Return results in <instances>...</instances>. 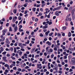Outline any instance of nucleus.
<instances>
[{
    "label": "nucleus",
    "mask_w": 75,
    "mask_h": 75,
    "mask_svg": "<svg viewBox=\"0 0 75 75\" xmlns=\"http://www.w3.org/2000/svg\"><path fill=\"white\" fill-rule=\"evenodd\" d=\"M7 29H4L2 31V35H5V34L7 33Z\"/></svg>",
    "instance_id": "1"
},
{
    "label": "nucleus",
    "mask_w": 75,
    "mask_h": 75,
    "mask_svg": "<svg viewBox=\"0 0 75 75\" xmlns=\"http://www.w3.org/2000/svg\"><path fill=\"white\" fill-rule=\"evenodd\" d=\"M54 51H57V50H58L57 48H59V46H58L57 45H54Z\"/></svg>",
    "instance_id": "2"
},
{
    "label": "nucleus",
    "mask_w": 75,
    "mask_h": 75,
    "mask_svg": "<svg viewBox=\"0 0 75 75\" xmlns=\"http://www.w3.org/2000/svg\"><path fill=\"white\" fill-rule=\"evenodd\" d=\"M42 7H44V6L45 4H46L45 3V1H42Z\"/></svg>",
    "instance_id": "3"
},
{
    "label": "nucleus",
    "mask_w": 75,
    "mask_h": 75,
    "mask_svg": "<svg viewBox=\"0 0 75 75\" xmlns=\"http://www.w3.org/2000/svg\"><path fill=\"white\" fill-rule=\"evenodd\" d=\"M0 38H2L1 39V41H4L5 40V38H4V37H3V35H1Z\"/></svg>",
    "instance_id": "4"
},
{
    "label": "nucleus",
    "mask_w": 75,
    "mask_h": 75,
    "mask_svg": "<svg viewBox=\"0 0 75 75\" xmlns=\"http://www.w3.org/2000/svg\"><path fill=\"white\" fill-rule=\"evenodd\" d=\"M4 66V67H7V69H10V67H9V65H8V64H5Z\"/></svg>",
    "instance_id": "5"
},
{
    "label": "nucleus",
    "mask_w": 75,
    "mask_h": 75,
    "mask_svg": "<svg viewBox=\"0 0 75 75\" xmlns=\"http://www.w3.org/2000/svg\"><path fill=\"white\" fill-rule=\"evenodd\" d=\"M50 33V30H48L47 32H46L45 33L46 36H48V34L49 33Z\"/></svg>",
    "instance_id": "6"
},
{
    "label": "nucleus",
    "mask_w": 75,
    "mask_h": 75,
    "mask_svg": "<svg viewBox=\"0 0 75 75\" xmlns=\"http://www.w3.org/2000/svg\"><path fill=\"white\" fill-rule=\"evenodd\" d=\"M55 15L57 16H59V12L58 11H56L55 13Z\"/></svg>",
    "instance_id": "7"
},
{
    "label": "nucleus",
    "mask_w": 75,
    "mask_h": 75,
    "mask_svg": "<svg viewBox=\"0 0 75 75\" xmlns=\"http://www.w3.org/2000/svg\"><path fill=\"white\" fill-rule=\"evenodd\" d=\"M61 7H62V6H60L57 7H56L55 8L56 10H59V9L61 8Z\"/></svg>",
    "instance_id": "8"
},
{
    "label": "nucleus",
    "mask_w": 75,
    "mask_h": 75,
    "mask_svg": "<svg viewBox=\"0 0 75 75\" xmlns=\"http://www.w3.org/2000/svg\"><path fill=\"white\" fill-rule=\"evenodd\" d=\"M47 44H48V45L49 46H50V45H51V43L49 41H48L46 42Z\"/></svg>",
    "instance_id": "9"
},
{
    "label": "nucleus",
    "mask_w": 75,
    "mask_h": 75,
    "mask_svg": "<svg viewBox=\"0 0 75 75\" xmlns=\"http://www.w3.org/2000/svg\"><path fill=\"white\" fill-rule=\"evenodd\" d=\"M35 49H36L35 48H33L31 50V53H33L34 52V50H35Z\"/></svg>",
    "instance_id": "10"
},
{
    "label": "nucleus",
    "mask_w": 75,
    "mask_h": 75,
    "mask_svg": "<svg viewBox=\"0 0 75 75\" xmlns=\"http://www.w3.org/2000/svg\"><path fill=\"white\" fill-rule=\"evenodd\" d=\"M19 46H20L22 48H24V47H23V44H22V43H19Z\"/></svg>",
    "instance_id": "11"
},
{
    "label": "nucleus",
    "mask_w": 75,
    "mask_h": 75,
    "mask_svg": "<svg viewBox=\"0 0 75 75\" xmlns=\"http://www.w3.org/2000/svg\"><path fill=\"white\" fill-rule=\"evenodd\" d=\"M17 26H16L15 28H14V32H16L17 30Z\"/></svg>",
    "instance_id": "12"
},
{
    "label": "nucleus",
    "mask_w": 75,
    "mask_h": 75,
    "mask_svg": "<svg viewBox=\"0 0 75 75\" xmlns=\"http://www.w3.org/2000/svg\"><path fill=\"white\" fill-rule=\"evenodd\" d=\"M67 29V27L66 26H63L62 27V30H66Z\"/></svg>",
    "instance_id": "13"
},
{
    "label": "nucleus",
    "mask_w": 75,
    "mask_h": 75,
    "mask_svg": "<svg viewBox=\"0 0 75 75\" xmlns=\"http://www.w3.org/2000/svg\"><path fill=\"white\" fill-rule=\"evenodd\" d=\"M41 64H38L37 65V68H39L40 67V66H41Z\"/></svg>",
    "instance_id": "14"
},
{
    "label": "nucleus",
    "mask_w": 75,
    "mask_h": 75,
    "mask_svg": "<svg viewBox=\"0 0 75 75\" xmlns=\"http://www.w3.org/2000/svg\"><path fill=\"white\" fill-rule=\"evenodd\" d=\"M48 28V26H43V28L42 29H46V28Z\"/></svg>",
    "instance_id": "15"
},
{
    "label": "nucleus",
    "mask_w": 75,
    "mask_h": 75,
    "mask_svg": "<svg viewBox=\"0 0 75 75\" xmlns=\"http://www.w3.org/2000/svg\"><path fill=\"white\" fill-rule=\"evenodd\" d=\"M74 61H75V58L73 57L72 59L71 62H74Z\"/></svg>",
    "instance_id": "16"
},
{
    "label": "nucleus",
    "mask_w": 75,
    "mask_h": 75,
    "mask_svg": "<svg viewBox=\"0 0 75 75\" xmlns=\"http://www.w3.org/2000/svg\"><path fill=\"white\" fill-rule=\"evenodd\" d=\"M72 6H71L70 7H69V10L70 11H71V10H72Z\"/></svg>",
    "instance_id": "17"
},
{
    "label": "nucleus",
    "mask_w": 75,
    "mask_h": 75,
    "mask_svg": "<svg viewBox=\"0 0 75 75\" xmlns=\"http://www.w3.org/2000/svg\"><path fill=\"white\" fill-rule=\"evenodd\" d=\"M9 31L10 32V31H13V29H12V28H11V27H9Z\"/></svg>",
    "instance_id": "18"
},
{
    "label": "nucleus",
    "mask_w": 75,
    "mask_h": 75,
    "mask_svg": "<svg viewBox=\"0 0 75 75\" xmlns=\"http://www.w3.org/2000/svg\"><path fill=\"white\" fill-rule=\"evenodd\" d=\"M13 11L14 14H16V13H17V10L14 9Z\"/></svg>",
    "instance_id": "19"
},
{
    "label": "nucleus",
    "mask_w": 75,
    "mask_h": 75,
    "mask_svg": "<svg viewBox=\"0 0 75 75\" xmlns=\"http://www.w3.org/2000/svg\"><path fill=\"white\" fill-rule=\"evenodd\" d=\"M16 21V20L15 19H14V18H13V20H12L13 23H14L15 22V21Z\"/></svg>",
    "instance_id": "20"
},
{
    "label": "nucleus",
    "mask_w": 75,
    "mask_h": 75,
    "mask_svg": "<svg viewBox=\"0 0 75 75\" xmlns=\"http://www.w3.org/2000/svg\"><path fill=\"white\" fill-rule=\"evenodd\" d=\"M0 51H1L2 52H3L4 50V49H3V48L2 47H0Z\"/></svg>",
    "instance_id": "21"
},
{
    "label": "nucleus",
    "mask_w": 75,
    "mask_h": 75,
    "mask_svg": "<svg viewBox=\"0 0 75 75\" xmlns=\"http://www.w3.org/2000/svg\"><path fill=\"white\" fill-rule=\"evenodd\" d=\"M53 33L52 32L51 33H50L49 34V36H50V37L52 36V35H53Z\"/></svg>",
    "instance_id": "22"
},
{
    "label": "nucleus",
    "mask_w": 75,
    "mask_h": 75,
    "mask_svg": "<svg viewBox=\"0 0 75 75\" xmlns=\"http://www.w3.org/2000/svg\"><path fill=\"white\" fill-rule=\"evenodd\" d=\"M40 57V55L39 54H37L35 56V58H37V57Z\"/></svg>",
    "instance_id": "23"
},
{
    "label": "nucleus",
    "mask_w": 75,
    "mask_h": 75,
    "mask_svg": "<svg viewBox=\"0 0 75 75\" xmlns=\"http://www.w3.org/2000/svg\"><path fill=\"white\" fill-rule=\"evenodd\" d=\"M32 10L33 11L35 12L36 10V8H32Z\"/></svg>",
    "instance_id": "24"
},
{
    "label": "nucleus",
    "mask_w": 75,
    "mask_h": 75,
    "mask_svg": "<svg viewBox=\"0 0 75 75\" xmlns=\"http://www.w3.org/2000/svg\"><path fill=\"white\" fill-rule=\"evenodd\" d=\"M53 70H55L56 71H57V70H58V68H55V67H54L53 68Z\"/></svg>",
    "instance_id": "25"
},
{
    "label": "nucleus",
    "mask_w": 75,
    "mask_h": 75,
    "mask_svg": "<svg viewBox=\"0 0 75 75\" xmlns=\"http://www.w3.org/2000/svg\"><path fill=\"white\" fill-rule=\"evenodd\" d=\"M29 43H30V40H28L27 42H25V43L26 44H28Z\"/></svg>",
    "instance_id": "26"
},
{
    "label": "nucleus",
    "mask_w": 75,
    "mask_h": 75,
    "mask_svg": "<svg viewBox=\"0 0 75 75\" xmlns=\"http://www.w3.org/2000/svg\"><path fill=\"white\" fill-rule=\"evenodd\" d=\"M71 32H69L68 34V37H71Z\"/></svg>",
    "instance_id": "27"
},
{
    "label": "nucleus",
    "mask_w": 75,
    "mask_h": 75,
    "mask_svg": "<svg viewBox=\"0 0 75 75\" xmlns=\"http://www.w3.org/2000/svg\"><path fill=\"white\" fill-rule=\"evenodd\" d=\"M54 57V54H52L51 56V58H53Z\"/></svg>",
    "instance_id": "28"
},
{
    "label": "nucleus",
    "mask_w": 75,
    "mask_h": 75,
    "mask_svg": "<svg viewBox=\"0 0 75 75\" xmlns=\"http://www.w3.org/2000/svg\"><path fill=\"white\" fill-rule=\"evenodd\" d=\"M14 52L15 53H16V52H17V49H16V48H14Z\"/></svg>",
    "instance_id": "29"
},
{
    "label": "nucleus",
    "mask_w": 75,
    "mask_h": 75,
    "mask_svg": "<svg viewBox=\"0 0 75 75\" xmlns=\"http://www.w3.org/2000/svg\"><path fill=\"white\" fill-rule=\"evenodd\" d=\"M47 52V53L48 54H51V52H50V50H48V51L47 52Z\"/></svg>",
    "instance_id": "30"
},
{
    "label": "nucleus",
    "mask_w": 75,
    "mask_h": 75,
    "mask_svg": "<svg viewBox=\"0 0 75 75\" xmlns=\"http://www.w3.org/2000/svg\"><path fill=\"white\" fill-rule=\"evenodd\" d=\"M18 18L19 20H21L22 18L21 16H19L18 17Z\"/></svg>",
    "instance_id": "31"
},
{
    "label": "nucleus",
    "mask_w": 75,
    "mask_h": 75,
    "mask_svg": "<svg viewBox=\"0 0 75 75\" xmlns=\"http://www.w3.org/2000/svg\"><path fill=\"white\" fill-rule=\"evenodd\" d=\"M11 58H12V59H13V60H15V59H16V58L14 57H13V56H11Z\"/></svg>",
    "instance_id": "32"
},
{
    "label": "nucleus",
    "mask_w": 75,
    "mask_h": 75,
    "mask_svg": "<svg viewBox=\"0 0 75 75\" xmlns=\"http://www.w3.org/2000/svg\"><path fill=\"white\" fill-rule=\"evenodd\" d=\"M22 21H23V20H21L19 23L18 25H20V24H21V23H22Z\"/></svg>",
    "instance_id": "33"
},
{
    "label": "nucleus",
    "mask_w": 75,
    "mask_h": 75,
    "mask_svg": "<svg viewBox=\"0 0 75 75\" xmlns=\"http://www.w3.org/2000/svg\"><path fill=\"white\" fill-rule=\"evenodd\" d=\"M71 58H72V56H71V55H70L69 56V60H70V59H71Z\"/></svg>",
    "instance_id": "34"
},
{
    "label": "nucleus",
    "mask_w": 75,
    "mask_h": 75,
    "mask_svg": "<svg viewBox=\"0 0 75 75\" xmlns=\"http://www.w3.org/2000/svg\"><path fill=\"white\" fill-rule=\"evenodd\" d=\"M17 71H19V72H21V68L18 69Z\"/></svg>",
    "instance_id": "35"
},
{
    "label": "nucleus",
    "mask_w": 75,
    "mask_h": 75,
    "mask_svg": "<svg viewBox=\"0 0 75 75\" xmlns=\"http://www.w3.org/2000/svg\"><path fill=\"white\" fill-rule=\"evenodd\" d=\"M69 50H70V51H73L74 50V49H73V48H69Z\"/></svg>",
    "instance_id": "36"
},
{
    "label": "nucleus",
    "mask_w": 75,
    "mask_h": 75,
    "mask_svg": "<svg viewBox=\"0 0 75 75\" xmlns=\"http://www.w3.org/2000/svg\"><path fill=\"white\" fill-rule=\"evenodd\" d=\"M19 30H21V28H23V26H22V25H21L19 26Z\"/></svg>",
    "instance_id": "37"
},
{
    "label": "nucleus",
    "mask_w": 75,
    "mask_h": 75,
    "mask_svg": "<svg viewBox=\"0 0 75 75\" xmlns=\"http://www.w3.org/2000/svg\"><path fill=\"white\" fill-rule=\"evenodd\" d=\"M58 73L60 74H62V71H58Z\"/></svg>",
    "instance_id": "38"
},
{
    "label": "nucleus",
    "mask_w": 75,
    "mask_h": 75,
    "mask_svg": "<svg viewBox=\"0 0 75 75\" xmlns=\"http://www.w3.org/2000/svg\"><path fill=\"white\" fill-rule=\"evenodd\" d=\"M33 63H36V62H37V60H35L34 61L32 62Z\"/></svg>",
    "instance_id": "39"
},
{
    "label": "nucleus",
    "mask_w": 75,
    "mask_h": 75,
    "mask_svg": "<svg viewBox=\"0 0 75 75\" xmlns=\"http://www.w3.org/2000/svg\"><path fill=\"white\" fill-rule=\"evenodd\" d=\"M6 58H7V57L6 56L4 57H2V59H3V60L6 59Z\"/></svg>",
    "instance_id": "40"
},
{
    "label": "nucleus",
    "mask_w": 75,
    "mask_h": 75,
    "mask_svg": "<svg viewBox=\"0 0 75 75\" xmlns=\"http://www.w3.org/2000/svg\"><path fill=\"white\" fill-rule=\"evenodd\" d=\"M22 54H23V52H21V51L19 52V55H22Z\"/></svg>",
    "instance_id": "41"
},
{
    "label": "nucleus",
    "mask_w": 75,
    "mask_h": 75,
    "mask_svg": "<svg viewBox=\"0 0 75 75\" xmlns=\"http://www.w3.org/2000/svg\"><path fill=\"white\" fill-rule=\"evenodd\" d=\"M58 66L59 67H62V65L60 64H58Z\"/></svg>",
    "instance_id": "42"
},
{
    "label": "nucleus",
    "mask_w": 75,
    "mask_h": 75,
    "mask_svg": "<svg viewBox=\"0 0 75 75\" xmlns=\"http://www.w3.org/2000/svg\"><path fill=\"white\" fill-rule=\"evenodd\" d=\"M6 53H7V52H2V54H3V55H5V54H6Z\"/></svg>",
    "instance_id": "43"
},
{
    "label": "nucleus",
    "mask_w": 75,
    "mask_h": 75,
    "mask_svg": "<svg viewBox=\"0 0 75 75\" xmlns=\"http://www.w3.org/2000/svg\"><path fill=\"white\" fill-rule=\"evenodd\" d=\"M13 69L14 70H17V67H14L13 68Z\"/></svg>",
    "instance_id": "44"
},
{
    "label": "nucleus",
    "mask_w": 75,
    "mask_h": 75,
    "mask_svg": "<svg viewBox=\"0 0 75 75\" xmlns=\"http://www.w3.org/2000/svg\"><path fill=\"white\" fill-rule=\"evenodd\" d=\"M30 67H28V66H26L25 67V69H28Z\"/></svg>",
    "instance_id": "45"
},
{
    "label": "nucleus",
    "mask_w": 75,
    "mask_h": 75,
    "mask_svg": "<svg viewBox=\"0 0 75 75\" xmlns=\"http://www.w3.org/2000/svg\"><path fill=\"white\" fill-rule=\"evenodd\" d=\"M2 29H3V25H1L0 27V31L1 30H2Z\"/></svg>",
    "instance_id": "46"
},
{
    "label": "nucleus",
    "mask_w": 75,
    "mask_h": 75,
    "mask_svg": "<svg viewBox=\"0 0 75 75\" xmlns=\"http://www.w3.org/2000/svg\"><path fill=\"white\" fill-rule=\"evenodd\" d=\"M47 29H45L43 30V32H44V33H45V32H47Z\"/></svg>",
    "instance_id": "47"
},
{
    "label": "nucleus",
    "mask_w": 75,
    "mask_h": 75,
    "mask_svg": "<svg viewBox=\"0 0 75 75\" xmlns=\"http://www.w3.org/2000/svg\"><path fill=\"white\" fill-rule=\"evenodd\" d=\"M13 18H12V16H10L9 18V20H12Z\"/></svg>",
    "instance_id": "48"
},
{
    "label": "nucleus",
    "mask_w": 75,
    "mask_h": 75,
    "mask_svg": "<svg viewBox=\"0 0 75 75\" xmlns=\"http://www.w3.org/2000/svg\"><path fill=\"white\" fill-rule=\"evenodd\" d=\"M62 5L64 7H65V4L64 3H62Z\"/></svg>",
    "instance_id": "49"
},
{
    "label": "nucleus",
    "mask_w": 75,
    "mask_h": 75,
    "mask_svg": "<svg viewBox=\"0 0 75 75\" xmlns=\"http://www.w3.org/2000/svg\"><path fill=\"white\" fill-rule=\"evenodd\" d=\"M43 36L44 35H43V34H42V33H41L40 35V37H43Z\"/></svg>",
    "instance_id": "50"
},
{
    "label": "nucleus",
    "mask_w": 75,
    "mask_h": 75,
    "mask_svg": "<svg viewBox=\"0 0 75 75\" xmlns=\"http://www.w3.org/2000/svg\"><path fill=\"white\" fill-rule=\"evenodd\" d=\"M48 48H49V47H47L46 48V52L48 51L49 50H48Z\"/></svg>",
    "instance_id": "51"
},
{
    "label": "nucleus",
    "mask_w": 75,
    "mask_h": 75,
    "mask_svg": "<svg viewBox=\"0 0 75 75\" xmlns=\"http://www.w3.org/2000/svg\"><path fill=\"white\" fill-rule=\"evenodd\" d=\"M50 52H53V50H52V49H50Z\"/></svg>",
    "instance_id": "52"
},
{
    "label": "nucleus",
    "mask_w": 75,
    "mask_h": 75,
    "mask_svg": "<svg viewBox=\"0 0 75 75\" xmlns=\"http://www.w3.org/2000/svg\"><path fill=\"white\" fill-rule=\"evenodd\" d=\"M47 69H44V72H47Z\"/></svg>",
    "instance_id": "53"
},
{
    "label": "nucleus",
    "mask_w": 75,
    "mask_h": 75,
    "mask_svg": "<svg viewBox=\"0 0 75 75\" xmlns=\"http://www.w3.org/2000/svg\"><path fill=\"white\" fill-rule=\"evenodd\" d=\"M40 6H41V4H37V7H40Z\"/></svg>",
    "instance_id": "54"
},
{
    "label": "nucleus",
    "mask_w": 75,
    "mask_h": 75,
    "mask_svg": "<svg viewBox=\"0 0 75 75\" xmlns=\"http://www.w3.org/2000/svg\"><path fill=\"white\" fill-rule=\"evenodd\" d=\"M5 72L6 73H8V70L7 69H6L5 70Z\"/></svg>",
    "instance_id": "55"
},
{
    "label": "nucleus",
    "mask_w": 75,
    "mask_h": 75,
    "mask_svg": "<svg viewBox=\"0 0 75 75\" xmlns=\"http://www.w3.org/2000/svg\"><path fill=\"white\" fill-rule=\"evenodd\" d=\"M39 15L40 16H42V13H39Z\"/></svg>",
    "instance_id": "56"
},
{
    "label": "nucleus",
    "mask_w": 75,
    "mask_h": 75,
    "mask_svg": "<svg viewBox=\"0 0 75 75\" xmlns=\"http://www.w3.org/2000/svg\"><path fill=\"white\" fill-rule=\"evenodd\" d=\"M19 32H22L23 31V29L19 30Z\"/></svg>",
    "instance_id": "57"
},
{
    "label": "nucleus",
    "mask_w": 75,
    "mask_h": 75,
    "mask_svg": "<svg viewBox=\"0 0 75 75\" xmlns=\"http://www.w3.org/2000/svg\"><path fill=\"white\" fill-rule=\"evenodd\" d=\"M21 51V50H18L17 52V54H19V52H20Z\"/></svg>",
    "instance_id": "58"
},
{
    "label": "nucleus",
    "mask_w": 75,
    "mask_h": 75,
    "mask_svg": "<svg viewBox=\"0 0 75 75\" xmlns=\"http://www.w3.org/2000/svg\"><path fill=\"white\" fill-rule=\"evenodd\" d=\"M69 4L71 5L72 4H73V1H71L69 3Z\"/></svg>",
    "instance_id": "59"
},
{
    "label": "nucleus",
    "mask_w": 75,
    "mask_h": 75,
    "mask_svg": "<svg viewBox=\"0 0 75 75\" xmlns=\"http://www.w3.org/2000/svg\"><path fill=\"white\" fill-rule=\"evenodd\" d=\"M16 74H17V75H18V74H20V72L16 71Z\"/></svg>",
    "instance_id": "60"
},
{
    "label": "nucleus",
    "mask_w": 75,
    "mask_h": 75,
    "mask_svg": "<svg viewBox=\"0 0 75 75\" xmlns=\"http://www.w3.org/2000/svg\"><path fill=\"white\" fill-rule=\"evenodd\" d=\"M69 71L70 72H72L73 70L72 69H69Z\"/></svg>",
    "instance_id": "61"
},
{
    "label": "nucleus",
    "mask_w": 75,
    "mask_h": 75,
    "mask_svg": "<svg viewBox=\"0 0 75 75\" xmlns=\"http://www.w3.org/2000/svg\"><path fill=\"white\" fill-rule=\"evenodd\" d=\"M9 42V40H7L6 41V43H8Z\"/></svg>",
    "instance_id": "62"
},
{
    "label": "nucleus",
    "mask_w": 75,
    "mask_h": 75,
    "mask_svg": "<svg viewBox=\"0 0 75 75\" xmlns=\"http://www.w3.org/2000/svg\"><path fill=\"white\" fill-rule=\"evenodd\" d=\"M62 65H65V62H62Z\"/></svg>",
    "instance_id": "63"
},
{
    "label": "nucleus",
    "mask_w": 75,
    "mask_h": 75,
    "mask_svg": "<svg viewBox=\"0 0 75 75\" xmlns=\"http://www.w3.org/2000/svg\"><path fill=\"white\" fill-rule=\"evenodd\" d=\"M52 24V22L50 21L49 22V25H51V24Z\"/></svg>",
    "instance_id": "64"
}]
</instances>
